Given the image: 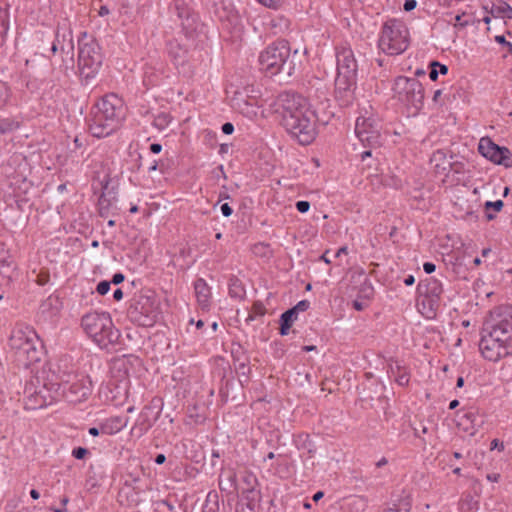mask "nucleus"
<instances>
[{"label":"nucleus","mask_w":512,"mask_h":512,"mask_svg":"<svg viewBox=\"0 0 512 512\" xmlns=\"http://www.w3.org/2000/svg\"><path fill=\"white\" fill-rule=\"evenodd\" d=\"M309 98L314 110L308 106L307 99L296 92L284 91L277 97L283 127L302 145H308L315 139L317 110L325 111L330 101L325 87L317 88L314 94H309Z\"/></svg>","instance_id":"nucleus-1"},{"label":"nucleus","mask_w":512,"mask_h":512,"mask_svg":"<svg viewBox=\"0 0 512 512\" xmlns=\"http://www.w3.org/2000/svg\"><path fill=\"white\" fill-rule=\"evenodd\" d=\"M298 50L291 55L289 42L285 39H279L268 45L259 55V64L261 69L270 76L282 74L284 77H290L294 74L297 65Z\"/></svg>","instance_id":"nucleus-2"},{"label":"nucleus","mask_w":512,"mask_h":512,"mask_svg":"<svg viewBox=\"0 0 512 512\" xmlns=\"http://www.w3.org/2000/svg\"><path fill=\"white\" fill-rule=\"evenodd\" d=\"M104 56L98 41L82 32L78 37V76L82 85H93L98 75Z\"/></svg>","instance_id":"nucleus-3"},{"label":"nucleus","mask_w":512,"mask_h":512,"mask_svg":"<svg viewBox=\"0 0 512 512\" xmlns=\"http://www.w3.org/2000/svg\"><path fill=\"white\" fill-rule=\"evenodd\" d=\"M9 346L17 366L29 368L41 360L44 347L36 332L26 327L13 330L9 338Z\"/></svg>","instance_id":"nucleus-4"},{"label":"nucleus","mask_w":512,"mask_h":512,"mask_svg":"<svg viewBox=\"0 0 512 512\" xmlns=\"http://www.w3.org/2000/svg\"><path fill=\"white\" fill-rule=\"evenodd\" d=\"M81 326L85 333L101 347L118 343L121 336L107 312L94 311L85 314L81 319Z\"/></svg>","instance_id":"nucleus-5"},{"label":"nucleus","mask_w":512,"mask_h":512,"mask_svg":"<svg viewBox=\"0 0 512 512\" xmlns=\"http://www.w3.org/2000/svg\"><path fill=\"white\" fill-rule=\"evenodd\" d=\"M56 380L61 387V399L69 403H79L92 392V381L88 375L75 374L58 368Z\"/></svg>","instance_id":"nucleus-6"},{"label":"nucleus","mask_w":512,"mask_h":512,"mask_svg":"<svg viewBox=\"0 0 512 512\" xmlns=\"http://www.w3.org/2000/svg\"><path fill=\"white\" fill-rule=\"evenodd\" d=\"M379 48L388 55H399L409 46V33L406 25L397 19L386 21L378 40Z\"/></svg>","instance_id":"nucleus-7"},{"label":"nucleus","mask_w":512,"mask_h":512,"mask_svg":"<svg viewBox=\"0 0 512 512\" xmlns=\"http://www.w3.org/2000/svg\"><path fill=\"white\" fill-rule=\"evenodd\" d=\"M481 331L512 347V306L501 305L491 310Z\"/></svg>","instance_id":"nucleus-8"},{"label":"nucleus","mask_w":512,"mask_h":512,"mask_svg":"<svg viewBox=\"0 0 512 512\" xmlns=\"http://www.w3.org/2000/svg\"><path fill=\"white\" fill-rule=\"evenodd\" d=\"M129 320L141 327H152L160 317L156 299L149 295L135 296L127 310Z\"/></svg>","instance_id":"nucleus-9"},{"label":"nucleus","mask_w":512,"mask_h":512,"mask_svg":"<svg viewBox=\"0 0 512 512\" xmlns=\"http://www.w3.org/2000/svg\"><path fill=\"white\" fill-rule=\"evenodd\" d=\"M393 90L401 102L415 108L416 111L423 107L424 88L418 79L398 76Z\"/></svg>","instance_id":"nucleus-10"},{"label":"nucleus","mask_w":512,"mask_h":512,"mask_svg":"<svg viewBox=\"0 0 512 512\" xmlns=\"http://www.w3.org/2000/svg\"><path fill=\"white\" fill-rule=\"evenodd\" d=\"M355 134L364 147L377 148L381 145L380 125L372 117H358Z\"/></svg>","instance_id":"nucleus-11"},{"label":"nucleus","mask_w":512,"mask_h":512,"mask_svg":"<svg viewBox=\"0 0 512 512\" xmlns=\"http://www.w3.org/2000/svg\"><path fill=\"white\" fill-rule=\"evenodd\" d=\"M478 151L494 164L512 167V152L507 147L497 145L489 137L480 139Z\"/></svg>","instance_id":"nucleus-12"},{"label":"nucleus","mask_w":512,"mask_h":512,"mask_svg":"<svg viewBox=\"0 0 512 512\" xmlns=\"http://www.w3.org/2000/svg\"><path fill=\"white\" fill-rule=\"evenodd\" d=\"M498 339L499 338H493L481 331L479 350L486 360L498 362L512 353V347L504 343H500V340Z\"/></svg>","instance_id":"nucleus-13"},{"label":"nucleus","mask_w":512,"mask_h":512,"mask_svg":"<svg viewBox=\"0 0 512 512\" xmlns=\"http://www.w3.org/2000/svg\"><path fill=\"white\" fill-rule=\"evenodd\" d=\"M92 109L120 125L122 105L121 100L115 94L105 95Z\"/></svg>","instance_id":"nucleus-14"},{"label":"nucleus","mask_w":512,"mask_h":512,"mask_svg":"<svg viewBox=\"0 0 512 512\" xmlns=\"http://www.w3.org/2000/svg\"><path fill=\"white\" fill-rule=\"evenodd\" d=\"M55 41L60 48L61 54H65L67 56V66L74 67V42H73V34L72 30L65 23L62 25H58L56 33H55Z\"/></svg>","instance_id":"nucleus-15"},{"label":"nucleus","mask_w":512,"mask_h":512,"mask_svg":"<svg viewBox=\"0 0 512 512\" xmlns=\"http://www.w3.org/2000/svg\"><path fill=\"white\" fill-rule=\"evenodd\" d=\"M417 290L421 296L428 300L431 310L438 308L443 293L442 283L438 279L429 277L420 281Z\"/></svg>","instance_id":"nucleus-16"},{"label":"nucleus","mask_w":512,"mask_h":512,"mask_svg":"<svg viewBox=\"0 0 512 512\" xmlns=\"http://www.w3.org/2000/svg\"><path fill=\"white\" fill-rule=\"evenodd\" d=\"M89 131L97 138L107 137L112 134L119 125L91 109L88 119Z\"/></svg>","instance_id":"nucleus-17"},{"label":"nucleus","mask_w":512,"mask_h":512,"mask_svg":"<svg viewBox=\"0 0 512 512\" xmlns=\"http://www.w3.org/2000/svg\"><path fill=\"white\" fill-rule=\"evenodd\" d=\"M357 82L335 80L334 97L339 106L350 107L355 99Z\"/></svg>","instance_id":"nucleus-18"},{"label":"nucleus","mask_w":512,"mask_h":512,"mask_svg":"<svg viewBox=\"0 0 512 512\" xmlns=\"http://www.w3.org/2000/svg\"><path fill=\"white\" fill-rule=\"evenodd\" d=\"M194 295L197 299L199 312L202 315L209 314L213 304L212 293L204 279L199 278L194 281Z\"/></svg>","instance_id":"nucleus-19"},{"label":"nucleus","mask_w":512,"mask_h":512,"mask_svg":"<svg viewBox=\"0 0 512 512\" xmlns=\"http://www.w3.org/2000/svg\"><path fill=\"white\" fill-rule=\"evenodd\" d=\"M169 54L175 66L178 69L181 68L183 73L191 71V54L186 45H182L177 41L170 42Z\"/></svg>","instance_id":"nucleus-20"},{"label":"nucleus","mask_w":512,"mask_h":512,"mask_svg":"<svg viewBox=\"0 0 512 512\" xmlns=\"http://www.w3.org/2000/svg\"><path fill=\"white\" fill-rule=\"evenodd\" d=\"M219 488L227 496H236L239 493V481L236 471L231 467L222 468L219 474Z\"/></svg>","instance_id":"nucleus-21"},{"label":"nucleus","mask_w":512,"mask_h":512,"mask_svg":"<svg viewBox=\"0 0 512 512\" xmlns=\"http://www.w3.org/2000/svg\"><path fill=\"white\" fill-rule=\"evenodd\" d=\"M458 417L457 425L459 429L470 436L475 435L484 423L483 416L476 411H465Z\"/></svg>","instance_id":"nucleus-22"},{"label":"nucleus","mask_w":512,"mask_h":512,"mask_svg":"<svg viewBox=\"0 0 512 512\" xmlns=\"http://www.w3.org/2000/svg\"><path fill=\"white\" fill-rule=\"evenodd\" d=\"M25 395V408L28 410H36L51 405V399L53 397L41 396L38 389L33 383L26 385L24 389Z\"/></svg>","instance_id":"nucleus-23"},{"label":"nucleus","mask_w":512,"mask_h":512,"mask_svg":"<svg viewBox=\"0 0 512 512\" xmlns=\"http://www.w3.org/2000/svg\"><path fill=\"white\" fill-rule=\"evenodd\" d=\"M61 310V302L58 296L50 295L42 301L38 311V317L44 322L53 321Z\"/></svg>","instance_id":"nucleus-24"},{"label":"nucleus","mask_w":512,"mask_h":512,"mask_svg":"<svg viewBox=\"0 0 512 512\" xmlns=\"http://www.w3.org/2000/svg\"><path fill=\"white\" fill-rule=\"evenodd\" d=\"M56 377V372L52 371L51 375H48L47 378L45 379L43 386L40 389H38L41 396H45L46 398H50V396L53 397L51 399V404L61 400V387L59 386Z\"/></svg>","instance_id":"nucleus-25"},{"label":"nucleus","mask_w":512,"mask_h":512,"mask_svg":"<svg viewBox=\"0 0 512 512\" xmlns=\"http://www.w3.org/2000/svg\"><path fill=\"white\" fill-rule=\"evenodd\" d=\"M209 29L204 23H197L194 19V39L197 38V43L194 45V49L199 48L204 53L206 58H209Z\"/></svg>","instance_id":"nucleus-26"},{"label":"nucleus","mask_w":512,"mask_h":512,"mask_svg":"<svg viewBox=\"0 0 512 512\" xmlns=\"http://www.w3.org/2000/svg\"><path fill=\"white\" fill-rule=\"evenodd\" d=\"M260 502V491L241 494L237 502L236 512H257Z\"/></svg>","instance_id":"nucleus-27"},{"label":"nucleus","mask_w":512,"mask_h":512,"mask_svg":"<svg viewBox=\"0 0 512 512\" xmlns=\"http://www.w3.org/2000/svg\"><path fill=\"white\" fill-rule=\"evenodd\" d=\"M430 163L439 174L447 175L449 168L453 167L452 162L447 159L446 153L443 150L435 151L430 158Z\"/></svg>","instance_id":"nucleus-28"},{"label":"nucleus","mask_w":512,"mask_h":512,"mask_svg":"<svg viewBox=\"0 0 512 512\" xmlns=\"http://www.w3.org/2000/svg\"><path fill=\"white\" fill-rule=\"evenodd\" d=\"M119 209L116 206V203H113V199L107 198V195H100L98 199V212L99 216L102 218H107L109 216L118 215Z\"/></svg>","instance_id":"nucleus-29"},{"label":"nucleus","mask_w":512,"mask_h":512,"mask_svg":"<svg viewBox=\"0 0 512 512\" xmlns=\"http://www.w3.org/2000/svg\"><path fill=\"white\" fill-rule=\"evenodd\" d=\"M257 484V478L252 472L248 470H243L240 472L239 491H241V494L257 491L255 489Z\"/></svg>","instance_id":"nucleus-30"},{"label":"nucleus","mask_w":512,"mask_h":512,"mask_svg":"<svg viewBox=\"0 0 512 512\" xmlns=\"http://www.w3.org/2000/svg\"><path fill=\"white\" fill-rule=\"evenodd\" d=\"M298 315L295 313V309H288L283 312L279 319V333L281 336H285L289 333L293 323L297 320Z\"/></svg>","instance_id":"nucleus-31"},{"label":"nucleus","mask_w":512,"mask_h":512,"mask_svg":"<svg viewBox=\"0 0 512 512\" xmlns=\"http://www.w3.org/2000/svg\"><path fill=\"white\" fill-rule=\"evenodd\" d=\"M337 66L357 67V62L354 57V53L349 47H341L337 49L336 53Z\"/></svg>","instance_id":"nucleus-32"},{"label":"nucleus","mask_w":512,"mask_h":512,"mask_svg":"<svg viewBox=\"0 0 512 512\" xmlns=\"http://www.w3.org/2000/svg\"><path fill=\"white\" fill-rule=\"evenodd\" d=\"M490 13L495 18L512 19V7L507 4L506 0L492 4Z\"/></svg>","instance_id":"nucleus-33"},{"label":"nucleus","mask_w":512,"mask_h":512,"mask_svg":"<svg viewBox=\"0 0 512 512\" xmlns=\"http://www.w3.org/2000/svg\"><path fill=\"white\" fill-rule=\"evenodd\" d=\"M229 296L231 298L242 300L245 296V289L242 281L236 277L231 276L228 282Z\"/></svg>","instance_id":"nucleus-34"},{"label":"nucleus","mask_w":512,"mask_h":512,"mask_svg":"<svg viewBox=\"0 0 512 512\" xmlns=\"http://www.w3.org/2000/svg\"><path fill=\"white\" fill-rule=\"evenodd\" d=\"M335 80L357 82V67L337 66Z\"/></svg>","instance_id":"nucleus-35"},{"label":"nucleus","mask_w":512,"mask_h":512,"mask_svg":"<svg viewBox=\"0 0 512 512\" xmlns=\"http://www.w3.org/2000/svg\"><path fill=\"white\" fill-rule=\"evenodd\" d=\"M461 512H476L479 509V501L471 494H466L459 502Z\"/></svg>","instance_id":"nucleus-36"},{"label":"nucleus","mask_w":512,"mask_h":512,"mask_svg":"<svg viewBox=\"0 0 512 512\" xmlns=\"http://www.w3.org/2000/svg\"><path fill=\"white\" fill-rule=\"evenodd\" d=\"M388 372H391V374L395 376V380L400 386L408 385L410 379L409 374L402 369L398 362H395V367L390 365Z\"/></svg>","instance_id":"nucleus-37"},{"label":"nucleus","mask_w":512,"mask_h":512,"mask_svg":"<svg viewBox=\"0 0 512 512\" xmlns=\"http://www.w3.org/2000/svg\"><path fill=\"white\" fill-rule=\"evenodd\" d=\"M219 510V495L216 491H210L207 496L205 503L202 507V512H218Z\"/></svg>","instance_id":"nucleus-38"},{"label":"nucleus","mask_w":512,"mask_h":512,"mask_svg":"<svg viewBox=\"0 0 512 512\" xmlns=\"http://www.w3.org/2000/svg\"><path fill=\"white\" fill-rule=\"evenodd\" d=\"M122 429V420L119 417H115L110 421L101 424V433L111 435L119 432Z\"/></svg>","instance_id":"nucleus-39"},{"label":"nucleus","mask_w":512,"mask_h":512,"mask_svg":"<svg viewBox=\"0 0 512 512\" xmlns=\"http://www.w3.org/2000/svg\"><path fill=\"white\" fill-rule=\"evenodd\" d=\"M172 117L168 112L162 111L153 116V126L158 130H164L171 122Z\"/></svg>","instance_id":"nucleus-40"},{"label":"nucleus","mask_w":512,"mask_h":512,"mask_svg":"<svg viewBox=\"0 0 512 512\" xmlns=\"http://www.w3.org/2000/svg\"><path fill=\"white\" fill-rule=\"evenodd\" d=\"M504 207V203L502 200H497V201H487L485 202L484 204V209H485V212H486V218L490 221V220H493L495 218V215L490 213L489 211L491 209H493L494 211L496 212H500Z\"/></svg>","instance_id":"nucleus-41"},{"label":"nucleus","mask_w":512,"mask_h":512,"mask_svg":"<svg viewBox=\"0 0 512 512\" xmlns=\"http://www.w3.org/2000/svg\"><path fill=\"white\" fill-rule=\"evenodd\" d=\"M14 130V121L9 118L0 119V136Z\"/></svg>","instance_id":"nucleus-42"},{"label":"nucleus","mask_w":512,"mask_h":512,"mask_svg":"<svg viewBox=\"0 0 512 512\" xmlns=\"http://www.w3.org/2000/svg\"><path fill=\"white\" fill-rule=\"evenodd\" d=\"M12 281L11 274H0V300L3 299L6 292V287L10 285Z\"/></svg>","instance_id":"nucleus-43"},{"label":"nucleus","mask_w":512,"mask_h":512,"mask_svg":"<svg viewBox=\"0 0 512 512\" xmlns=\"http://www.w3.org/2000/svg\"><path fill=\"white\" fill-rule=\"evenodd\" d=\"M36 283L40 286L46 285L50 281V273L47 269H41L36 274Z\"/></svg>","instance_id":"nucleus-44"},{"label":"nucleus","mask_w":512,"mask_h":512,"mask_svg":"<svg viewBox=\"0 0 512 512\" xmlns=\"http://www.w3.org/2000/svg\"><path fill=\"white\" fill-rule=\"evenodd\" d=\"M71 454H72V456H73L75 459H77V460H82V459H84L87 455H89V454H90V451H89L87 448H85V447H81V446H79V447H75V448H73V450H72V453H71Z\"/></svg>","instance_id":"nucleus-45"},{"label":"nucleus","mask_w":512,"mask_h":512,"mask_svg":"<svg viewBox=\"0 0 512 512\" xmlns=\"http://www.w3.org/2000/svg\"><path fill=\"white\" fill-rule=\"evenodd\" d=\"M175 9L177 10V15L180 19H189L190 12L188 9L183 7V3H180L179 0L175 2Z\"/></svg>","instance_id":"nucleus-46"},{"label":"nucleus","mask_w":512,"mask_h":512,"mask_svg":"<svg viewBox=\"0 0 512 512\" xmlns=\"http://www.w3.org/2000/svg\"><path fill=\"white\" fill-rule=\"evenodd\" d=\"M464 17H466L465 13L456 15L454 26L464 28V27L470 25L471 21L469 19H464Z\"/></svg>","instance_id":"nucleus-47"},{"label":"nucleus","mask_w":512,"mask_h":512,"mask_svg":"<svg viewBox=\"0 0 512 512\" xmlns=\"http://www.w3.org/2000/svg\"><path fill=\"white\" fill-rule=\"evenodd\" d=\"M110 286H111V282H110V281H106V280L100 281V282L97 284L96 291H97L100 295H105V294H107V293H108V291L110 290Z\"/></svg>","instance_id":"nucleus-48"},{"label":"nucleus","mask_w":512,"mask_h":512,"mask_svg":"<svg viewBox=\"0 0 512 512\" xmlns=\"http://www.w3.org/2000/svg\"><path fill=\"white\" fill-rule=\"evenodd\" d=\"M14 272L15 266L12 265V263L3 261L2 264H0V274H11L13 276Z\"/></svg>","instance_id":"nucleus-49"},{"label":"nucleus","mask_w":512,"mask_h":512,"mask_svg":"<svg viewBox=\"0 0 512 512\" xmlns=\"http://www.w3.org/2000/svg\"><path fill=\"white\" fill-rule=\"evenodd\" d=\"M257 1L259 3H261L262 5H264L268 8H272V9L279 8L283 3V0H257Z\"/></svg>","instance_id":"nucleus-50"},{"label":"nucleus","mask_w":512,"mask_h":512,"mask_svg":"<svg viewBox=\"0 0 512 512\" xmlns=\"http://www.w3.org/2000/svg\"><path fill=\"white\" fill-rule=\"evenodd\" d=\"M310 302L308 300H301L292 309H295V313L298 315L299 312L308 310Z\"/></svg>","instance_id":"nucleus-51"},{"label":"nucleus","mask_w":512,"mask_h":512,"mask_svg":"<svg viewBox=\"0 0 512 512\" xmlns=\"http://www.w3.org/2000/svg\"><path fill=\"white\" fill-rule=\"evenodd\" d=\"M495 41L505 47H507L508 51L512 54V43L507 41L505 36L497 35L495 36Z\"/></svg>","instance_id":"nucleus-52"},{"label":"nucleus","mask_w":512,"mask_h":512,"mask_svg":"<svg viewBox=\"0 0 512 512\" xmlns=\"http://www.w3.org/2000/svg\"><path fill=\"white\" fill-rule=\"evenodd\" d=\"M296 209L300 212V213H306L309 211L310 209V202L308 201H305V200H301V201H298L296 202Z\"/></svg>","instance_id":"nucleus-53"},{"label":"nucleus","mask_w":512,"mask_h":512,"mask_svg":"<svg viewBox=\"0 0 512 512\" xmlns=\"http://www.w3.org/2000/svg\"><path fill=\"white\" fill-rule=\"evenodd\" d=\"M430 67H436V69H438L439 74L446 75L448 73V67L444 64L439 63L438 61H432L430 63Z\"/></svg>","instance_id":"nucleus-54"},{"label":"nucleus","mask_w":512,"mask_h":512,"mask_svg":"<svg viewBox=\"0 0 512 512\" xmlns=\"http://www.w3.org/2000/svg\"><path fill=\"white\" fill-rule=\"evenodd\" d=\"M417 6V1L416 0H405L404 2V5H403V9L406 11V12H410L412 10H414Z\"/></svg>","instance_id":"nucleus-55"},{"label":"nucleus","mask_w":512,"mask_h":512,"mask_svg":"<svg viewBox=\"0 0 512 512\" xmlns=\"http://www.w3.org/2000/svg\"><path fill=\"white\" fill-rule=\"evenodd\" d=\"M117 1L120 4L119 12L121 14H128L129 13V9H130L128 0H117Z\"/></svg>","instance_id":"nucleus-56"},{"label":"nucleus","mask_w":512,"mask_h":512,"mask_svg":"<svg viewBox=\"0 0 512 512\" xmlns=\"http://www.w3.org/2000/svg\"><path fill=\"white\" fill-rule=\"evenodd\" d=\"M223 216L229 217L233 213L232 207L228 203H223L220 207Z\"/></svg>","instance_id":"nucleus-57"},{"label":"nucleus","mask_w":512,"mask_h":512,"mask_svg":"<svg viewBox=\"0 0 512 512\" xmlns=\"http://www.w3.org/2000/svg\"><path fill=\"white\" fill-rule=\"evenodd\" d=\"M124 279H125L124 274L118 272L112 276V279L110 282H111V284L118 285V284L122 283L124 281Z\"/></svg>","instance_id":"nucleus-58"},{"label":"nucleus","mask_w":512,"mask_h":512,"mask_svg":"<svg viewBox=\"0 0 512 512\" xmlns=\"http://www.w3.org/2000/svg\"><path fill=\"white\" fill-rule=\"evenodd\" d=\"M221 130L224 134L230 135L234 131V125L230 122H226L222 125Z\"/></svg>","instance_id":"nucleus-59"},{"label":"nucleus","mask_w":512,"mask_h":512,"mask_svg":"<svg viewBox=\"0 0 512 512\" xmlns=\"http://www.w3.org/2000/svg\"><path fill=\"white\" fill-rule=\"evenodd\" d=\"M423 270L427 274H431L436 270V265L432 262H425L423 264Z\"/></svg>","instance_id":"nucleus-60"},{"label":"nucleus","mask_w":512,"mask_h":512,"mask_svg":"<svg viewBox=\"0 0 512 512\" xmlns=\"http://www.w3.org/2000/svg\"><path fill=\"white\" fill-rule=\"evenodd\" d=\"M452 168H449L450 170H453L455 173H461L464 169V164L461 162H452Z\"/></svg>","instance_id":"nucleus-61"},{"label":"nucleus","mask_w":512,"mask_h":512,"mask_svg":"<svg viewBox=\"0 0 512 512\" xmlns=\"http://www.w3.org/2000/svg\"><path fill=\"white\" fill-rule=\"evenodd\" d=\"M210 330L208 332H205L206 336L207 337H213L215 332L217 331V328H218V323L217 321H212L211 322V325H210Z\"/></svg>","instance_id":"nucleus-62"},{"label":"nucleus","mask_w":512,"mask_h":512,"mask_svg":"<svg viewBox=\"0 0 512 512\" xmlns=\"http://www.w3.org/2000/svg\"><path fill=\"white\" fill-rule=\"evenodd\" d=\"M203 135L205 137V139L209 140L211 142V145L214 144L215 142V139H216V134L211 132V131H208V130H204L203 131Z\"/></svg>","instance_id":"nucleus-63"},{"label":"nucleus","mask_w":512,"mask_h":512,"mask_svg":"<svg viewBox=\"0 0 512 512\" xmlns=\"http://www.w3.org/2000/svg\"><path fill=\"white\" fill-rule=\"evenodd\" d=\"M149 149H150L151 153H153V154H158V153H160V152H161V150H162V145H161V144H159V143H152V144L150 145Z\"/></svg>","instance_id":"nucleus-64"}]
</instances>
